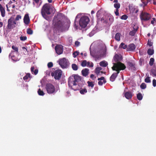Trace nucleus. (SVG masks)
<instances>
[{"label":"nucleus","mask_w":156,"mask_h":156,"mask_svg":"<svg viewBox=\"0 0 156 156\" xmlns=\"http://www.w3.org/2000/svg\"><path fill=\"white\" fill-rule=\"evenodd\" d=\"M30 19L28 14H25L23 22L26 25H28L29 23Z\"/></svg>","instance_id":"14"},{"label":"nucleus","mask_w":156,"mask_h":156,"mask_svg":"<svg viewBox=\"0 0 156 156\" xmlns=\"http://www.w3.org/2000/svg\"><path fill=\"white\" fill-rule=\"evenodd\" d=\"M87 62L86 60L83 61L81 63V66L83 67H85L87 66Z\"/></svg>","instance_id":"39"},{"label":"nucleus","mask_w":156,"mask_h":156,"mask_svg":"<svg viewBox=\"0 0 156 156\" xmlns=\"http://www.w3.org/2000/svg\"><path fill=\"white\" fill-rule=\"evenodd\" d=\"M128 16L126 15H124L121 17V18L122 20H126Z\"/></svg>","instance_id":"47"},{"label":"nucleus","mask_w":156,"mask_h":156,"mask_svg":"<svg viewBox=\"0 0 156 156\" xmlns=\"http://www.w3.org/2000/svg\"><path fill=\"white\" fill-rule=\"evenodd\" d=\"M55 12V9L53 6L49 4H46L43 5L41 13L43 17L47 20L48 19L47 15L50 14L51 13H54Z\"/></svg>","instance_id":"3"},{"label":"nucleus","mask_w":156,"mask_h":156,"mask_svg":"<svg viewBox=\"0 0 156 156\" xmlns=\"http://www.w3.org/2000/svg\"><path fill=\"white\" fill-rule=\"evenodd\" d=\"M113 70L117 72L116 73H113L111 76L110 77V80L112 82H113L115 80V78L117 76L118 74L119 73H118V71L116 70Z\"/></svg>","instance_id":"15"},{"label":"nucleus","mask_w":156,"mask_h":156,"mask_svg":"<svg viewBox=\"0 0 156 156\" xmlns=\"http://www.w3.org/2000/svg\"><path fill=\"white\" fill-rule=\"evenodd\" d=\"M12 48L14 50V52L15 51L16 52V53L17 55H18V48L16 46L13 45L12 46Z\"/></svg>","instance_id":"23"},{"label":"nucleus","mask_w":156,"mask_h":156,"mask_svg":"<svg viewBox=\"0 0 156 156\" xmlns=\"http://www.w3.org/2000/svg\"><path fill=\"white\" fill-rule=\"evenodd\" d=\"M102 68L101 67H97L95 69V73H96L98 75H99L100 71L102 69Z\"/></svg>","instance_id":"24"},{"label":"nucleus","mask_w":156,"mask_h":156,"mask_svg":"<svg viewBox=\"0 0 156 156\" xmlns=\"http://www.w3.org/2000/svg\"><path fill=\"white\" fill-rule=\"evenodd\" d=\"M47 65H48V68H51L53 66V64L52 62H49L48 63Z\"/></svg>","instance_id":"49"},{"label":"nucleus","mask_w":156,"mask_h":156,"mask_svg":"<svg viewBox=\"0 0 156 156\" xmlns=\"http://www.w3.org/2000/svg\"><path fill=\"white\" fill-rule=\"evenodd\" d=\"M90 77V78L93 80H94L95 78V77L94 76V75L92 74L91 75Z\"/></svg>","instance_id":"60"},{"label":"nucleus","mask_w":156,"mask_h":156,"mask_svg":"<svg viewBox=\"0 0 156 156\" xmlns=\"http://www.w3.org/2000/svg\"><path fill=\"white\" fill-rule=\"evenodd\" d=\"M31 76L30 73H27L23 77V80L26 82L28 81L31 79Z\"/></svg>","instance_id":"20"},{"label":"nucleus","mask_w":156,"mask_h":156,"mask_svg":"<svg viewBox=\"0 0 156 156\" xmlns=\"http://www.w3.org/2000/svg\"><path fill=\"white\" fill-rule=\"evenodd\" d=\"M115 14L116 16H118L119 15V12H118V9H116V11H115Z\"/></svg>","instance_id":"56"},{"label":"nucleus","mask_w":156,"mask_h":156,"mask_svg":"<svg viewBox=\"0 0 156 156\" xmlns=\"http://www.w3.org/2000/svg\"><path fill=\"white\" fill-rule=\"evenodd\" d=\"M70 24L69 22H65L60 21L58 23V28L62 31L67 30L69 29Z\"/></svg>","instance_id":"5"},{"label":"nucleus","mask_w":156,"mask_h":156,"mask_svg":"<svg viewBox=\"0 0 156 156\" xmlns=\"http://www.w3.org/2000/svg\"><path fill=\"white\" fill-rule=\"evenodd\" d=\"M100 65L103 67H106L108 65V63L107 62L105 61L104 60L101 62L99 63Z\"/></svg>","instance_id":"21"},{"label":"nucleus","mask_w":156,"mask_h":156,"mask_svg":"<svg viewBox=\"0 0 156 156\" xmlns=\"http://www.w3.org/2000/svg\"><path fill=\"white\" fill-rule=\"evenodd\" d=\"M119 48H122L123 49H125L126 48H127V47L126 45L125 44L123 43H122L119 45Z\"/></svg>","instance_id":"25"},{"label":"nucleus","mask_w":156,"mask_h":156,"mask_svg":"<svg viewBox=\"0 0 156 156\" xmlns=\"http://www.w3.org/2000/svg\"><path fill=\"white\" fill-rule=\"evenodd\" d=\"M89 21L88 17L87 16H83L81 17L79 24L81 28H84L86 27Z\"/></svg>","instance_id":"6"},{"label":"nucleus","mask_w":156,"mask_h":156,"mask_svg":"<svg viewBox=\"0 0 156 156\" xmlns=\"http://www.w3.org/2000/svg\"><path fill=\"white\" fill-rule=\"evenodd\" d=\"M95 32L94 30H92L89 34V36L90 37H92L94 35V34H95Z\"/></svg>","instance_id":"50"},{"label":"nucleus","mask_w":156,"mask_h":156,"mask_svg":"<svg viewBox=\"0 0 156 156\" xmlns=\"http://www.w3.org/2000/svg\"><path fill=\"white\" fill-rule=\"evenodd\" d=\"M55 49L58 54L60 55L63 52V46L61 45H57L55 46Z\"/></svg>","instance_id":"11"},{"label":"nucleus","mask_w":156,"mask_h":156,"mask_svg":"<svg viewBox=\"0 0 156 156\" xmlns=\"http://www.w3.org/2000/svg\"><path fill=\"white\" fill-rule=\"evenodd\" d=\"M75 44L76 46H78L80 44V42L78 41H76L75 43Z\"/></svg>","instance_id":"54"},{"label":"nucleus","mask_w":156,"mask_h":156,"mask_svg":"<svg viewBox=\"0 0 156 156\" xmlns=\"http://www.w3.org/2000/svg\"><path fill=\"white\" fill-rule=\"evenodd\" d=\"M34 68L33 67H32L31 68V71L32 74H33V72L34 71Z\"/></svg>","instance_id":"61"},{"label":"nucleus","mask_w":156,"mask_h":156,"mask_svg":"<svg viewBox=\"0 0 156 156\" xmlns=\"http://www.w3.org/2000/svg\"><path fill=\"white\" fill-rule=\"evenodd\" d=\"M80 17V15L78 14L76 16L75 18L74 22V27L76 29H77L80 28V27L78 25V22H77V20H78V19H79Z\"/></svg>","instance_id":"13"},{"label":"nucleus","mask_w":156,"mask_h":156,"mask_svg":"<svg viewBox=\"0 0 156 156\" xmlns=\"http://www.w3.org/2000/svg\"><path fill=\"white\" fill-rule=\"evenodd\" d=\"M57 62L62 68H65L68 66V62L67 60L65 58L59 59Z\"/></svg>","instance_id":"7"},{"label":"nucleus","mask_w":156,"mask_h":156,"mask_svg":"<svg viewBox=\"0 0 156 156\" xmlns=\"http://www.w3.org/2000/svg\"><path fill=\"white\" fill-rule=\"evenodd\" d=\"M28 86L27 84H26V85H25V89L27 90L28 89Z\"/></svg>","instance_id":"63"},{"label":"nucleus","mask_w":156,"mask_h":156,"mask_svg":"<svg viewBox=\"0 0 156 156\" xmlns=\"http://www.w3.org/2000/svg\"><path fill=\"white\" fill-rule=\"evenodd\" d=\"M155 21V19L154 18H153L151 22V23L153 24L154 23V22Z\"/></svg>","instance_id":"57"},{"label":"nucleus","mask_w":156,"mask_h":156,"mask_svg":"<svg viewBox=\"0 0 156 156\" xmlns=\"http://www.w3.org/2000/svg\"><path fill=\"white\" fill-rule=\"evenodd\" d=\"M140 16L141 20L144 21L148 20L151 18V16L150 14L143 12H141Z\"/></svg>","instance_id":"8"},{"label":"nucleus","mask_w":156,"mask_h":156,"mask_svg":"<svg viewBox=\"0 0 156 156\" xmlns=\"http://www.w3.org/2000/svg\"><path fill=\"white\" fill-rule=\"evenodd\" d=\"M136 30H134L131 31L129 33V34L131 36H134L135 35V33H136Z\"/></svg>","instance_id":"41"},{"label":"nucleus","mask_w":156,"mask_h":156,"mask_svg":"<svg viewBox=\"0 0 156 156\" xmlns=\"http://www.w3.org/2000/svg\"><path fill=\"white\" fill-rule=\"evenodd\" d=\"M16 24V22L13 21L12 18H10L8 20L7 26L9 29H11L15 27V25Z\"/></svg>","instance_id":"10"},{"label":"nucleus","mask_w":156,"mask_h":156,"mask_svg":"<svg viewBox=\"0 0 156 156\" xmlns=\"http://www.w3.org/2000/svg\"><path fill=\"white\" fill-rule=\"evenodd\" d=\"M137 98L139 100H141L142 99L143 96L142 94L139 93L137 94Z\"/></svg>","instance_id":"31"},{"label":"nucleus","mask_w":156,"mask_h":156,"mask_svg":"<svg viewBox=\"0 0 156 156\" xmlns=\"http://www.w3.org/2000/svg\"><path fill=\"white\" fill-rule=\"evenodd\" d=\"M84 84L81 76L75 75L71 76L68 79V85L69 87L74 91L79 89Z\"/></svg>","instance_id":"1"},{"label":"nucleus","mask_w":156,"mask_h":156,"mask_svg":"<svg viewBox=\"0 0 156 156\" xmlns=\"http://www.w3.org/2000/svg\"><path fill=\"white\" fill-rule=\"evenodd\" d=\"M89 69L85 68L83 69L81 71L82 74L84 76H86L89 73Z\"/></svg>","instance_id":"17"},{"label":"nucleus","mask_w":156,"mask_h":156,"mask_svg":"<svg viewBox=\"0 0 156 156\" xmlns=\"http://www.w3.org/2000/svg\"><path fill=\"white\" fill-rule=\"evenodd\" d=\"M145 82L147 83H150L151 80L150 79V77L148 76H147L145 79Z\"/></svg>","instance_id":"32"},{"label":"nucleus","mask_w":156,"mask_h":156,"mask_svg":"<svg viewBox=\"0 0 156 156\" xmlns=\"http://www.w3.org/2000/svg\"><path fill=\"white\" fill-rule=\"evenodd\" d=\"M27 33L28 34H33V31L30 29H28L27 30Z\"/></svg>","instance_id":"45"},{"label":"nucleus","mask_w":156,"mask_h":156,"mask_svg":"<svg viewBox=\"0 0 156 156\" xmlns=\"http://www.w3.org/2000/svg\"><path fill=\"white\" fill-rule=\"evenodd\" d=\"M11 57L12 60H13V61H16L18 60L17 58L15 57V56L14 55H11Z\"/></svg>","instance_id":"51"},{"label":"nucleus","mask_w":156,"mask_h":156,"mask_svg":"<svg viewBox=\"0 0 156 156\" xmlns=\"http://www.w3.org/2000/svg\"><path fill=\"white\" fill-rule=\"evenodd\" d=\"M122 59V57L121 55L115 54L112 61L113 65L112 68V70H116L118 71V73H119L120 71L124 70L126 68L124 64L120 62Z\"/></svg>","instance_id":"2"},{"label":"nucleus","mask_w":156,"mask_h":156,"mask_svg":"<svg viewBox=\"0 0 156 156\" xmlns=\"http://www.w3.org/2000/svg\"><path fill=\"white\" fill-rule=\"evenodd\" d=\"M87 92V89L85 88L82 89L80 90V93L81 94H84L86 93Z\"/></svg>","instance_id":"33"},{"label":"nucleus","mask_w":156,"mask_h":156,"mask_svg":"<svg viewBox=\"0 0 156 156\" xmlns=\"http://www.w3.org/2000/svg\"><path fill=\"white\" fill-rule=\"evenodd\" d=\"M34 0L35 2H33V5H34V6L35 5V3L37 4L39 0Z\"/></svg>","instance_id":"59"},{"label":"nucleus","mask_w":156,"mask_h":156,"mask_svg":"<svg viewBox=\"0 0 156 156\" xmlns=\"http://www.w3.org/2000/svg\"><path fill=\"white\" fill-rule=\"evenodd\" d=\"M38 72V70L36 69L34 71L33 74H34L35 75H36L37 73Z\"/></svg>","instance_id":"58"},{"label":"nucleus","mask_w":156,"mask_h":156,"mask_svg":"<svg viewBox=\"0 0 156 156\" xmlns=\"http://www.w3.org/2000/svg\"><path fill=\"white\" fill-rule=\"evenodd\" d=\"M79 53V52L78 51H76L74 52L73 54V56L74 58H76Z\"/></svg>","instance_id":"36"},{"label":"nucleus","mask_w":156,"mask_h":156,"mask_svg":"<svg viewBox=\"0 0 156 156\" xmlns=\"http://www.w3.org/2000/svg\"><path fill=\"white\" fill-rule=\"evenodd\" d=\"M114 7L117 9H118L120 7V4L119 3H116L114 4Z\"/></svg>","instance_id":"40"},{"label":"nucleus","mask_w":156,"mask_h":156,"mask_svg":"<svg viewBox=\"0 0 156 156\" xmlns=\"http://www.w3.org/2000/svg\"><path fill=\"white\" fill-rule=\"evenodd\" d=\"M46 89L47 93L49 94H55L59 89L58 87H55L52 84L48 83L46 85Z\"/></svg>","instance_id":"4"},{"label":"nucleus","mask_w":156,"mask_h":156,"mask_svg":"<svg viewBox=\"0 0 156 156\" xmlns=\"http://www.w3.org/2000/svg\"><path fill=\"white\" fill-rule=\"evenodd\" d=\"M0 11L1 13L2 16L4 17L5 15V10L4 8L0 4Z\"/></svg>","instance_id":"18"},{"label":"nucleus","mask_w":156,"mask_h":156,"mask_svg":"<svg viewBox=\"0 0 156 156\" xmlns=\"http://www.w3.org/2000/svg\"><path fill=\"white\" fill-rule=\"evenodd\" d=\"M62 71L61 70H58L55 71L54 72H52L51 75L52 76H54L55 79L59 80L61 76Z\"/></svg>","instance_id":"9"},{"label":"nucleus","mask_w":156,"mask_h":156,"mask_svg":"<svg viewBox=\"0 0 156 156\" xmlns=\"http://www.w3.org/2000/svg\"><path fill=\"white\" fill-rule=\"evenodd\" d=\"M99 82H98V84L99 85L101 86L104 83L103 82V81L102 80H99Z\"/></svg>","instance_id":"55"},{"label":"nucleus","mask_w":156,"mask_h":156,"mask_svg":"<svg viewBox=\"0 0 156 156\" xmlns=\"http://www.w3.org/2000/svg\"><path fill=\"white\" fill-rule=\"evenodd\" d=\"M147 44L150 47H151L152 45V43L149 40L148 41Z\"/></svg>","instance_id":"52"},{"label":"nucleus","mask_w":156,"mask_h":156,"mask_svg":"<svg viewBox=\"0 0 156 156\" xmlns=\"http://www.w3.org/2000/svg\"><path fill=\"white\" fill-rule=\"evenodd\" d=\"M140 87L142 89H144L146 88V85L144 83H142L140 85Z\"/></svg>","instance_id":"38"},{"label":"nucleus","mask_w":156,"mask_h":156,"mask_svg":"<svg viewBox=\"0 0 156 156\" xmlns=\"http://www.w3.org/2000/svg\"><path fill=\"white\" fill-rule=\"evenodd\" d=\"M151 73L154 76H156V70L153 69L151 71Z\"/></svg>","instance_id":"44"},{"label":"nucleus","mask_w":156,"mask_h":156,"mask_svg":"<svg viewBox=\"0 0 156 156\" xmlns=\"http://www.w3.org/2000/svg\"><path fill=\"white\" fill-rule=\"evenodd\" d=\"M154 62V59L153 58H151L150 59V61L149 62V64L150 66H152Z\"/></svg>","instance_id":"37"},{"label":"nucleus","mask_w":156,"mask_h":156,"mask_svg":"<svg viewBox=\"0 0 156 156\" xmlns=\"http://www.w3.org/2000/svg\"><path fill=\"white\" fill-rule=\"evenodd\" d=\"M72 39L71 37H69L67 40V42L68 45H70L72 44Z\"/></svg>","instance_id":"29"},{"label":"nucleus","mask_w":156,"mask_h":156,"mask_svg":"<svg viewBox=\"0 0 156 156\" xmlns=\"http://www.w3.org/2000/svg\"><path fill=\"white\" fill-rule=\"evenodd\" d=\"M106 49L105 46H104L102 49L99 51V54L100 57H103L105 56L106 54Z\"/></svg>","instance_id":"12"},{"label":"nucleus","mask_w":156,"mask_h":156,"mask_svg":"<svg viewBox=\"0 0 156 156\" xmlns=\"http://www.w3.org/2000/svg\"><path fill=\"white\" fill-rule=\"evenodd\" d=\"M132 96V94L130 92H127L125 93V96L128 99H129L131 98Z\"/></svg>","instance_id":"19"},{"label":"nucleus","mask_w":156,"mask_h":156,"mask_svg":"<svg viewBox=\"0 0 156 156\" xmlns=\"http://www.w3.org/2000/svg\"><path fill=\"white\" fill-rule=\"evenodd\" d=\"M87 83L88 84V86L89 87H91L92 88L94 87V84H93V82L90 81H88Z\"/></svg>","instance_id":"42"},{"label":"nucleus","mask_w":156,"mask_h":156,"mask_svg":"<svg viewBox=\"0 0 156 156\" xmlns=\"http://www.w3.org/2000/svg\"><path fill=\"white\" fill-rule=\"evenodd\" d=\"M136 48V46L133 44H129L127 48V51H133Z\"/></svg>","instance_id":"16"},{"label":"nucleus","mask_w":156,"mask_h":156,"mask_svg":"<svg viewBox=\"0 0 156 156\" xmlns=\"http://www.w3.org/2000/svg\"><path fill=\"white\" fill-rule=\"evenodd\" d=\"M94 66L93 63L91 62H87V66L92 67Z\"/></svg>","instance_id":"34"},{"label":"nucleus","mask_w":156,"mask_h":156,"mask_svg":"<svg viewBox=\"0 0 156 156\" xmlns=\"http://www.w3.org/2000/svg\"><path fill=\"white\" fill-rule=\"evenodd\" d=\"M38 94L39 95L43 96L44 94V93L43 91L41 90V89H39L37 91Z\"/></svg>","instance_id":"28"},{"label":"nucleus","mask_w":156,"mask_h":156,"mask_svg":"<svg viewBox=\"0 0 156 156\" xmlns=\"http://www.w3.org/2000/svg\"><path fill=\"white\" fill-rule=\"evenodd\" d=\"M20 39L22 41H24L27 39V37L26 36H21L20 37Z\"/></svg>","instance_id":"48"},{"label":"nucleus","mask_w":156,"mask_h":156,"mask_svg":"<svg viewBox=\"0 0 156 156\" xmlns=\"http://www.w3.org/2000/svg\"><path fill=\"white\" fill-rule=\"evenodd\" d=\"M72 67L73 69L74 70H77L78 69V66L75 64H73L72 65Z\"/></svg>","instance_id":"30"},{"label":"nucleus","mask_w":156,"mask_h":156,"mask_svg":"<svg viewBox=\"0 0 156 156\" xmlns=\"http://www.w3.org/2000/svg\"><path fill=\"white\" fill-rule=\"evenodd\" d=\"M120 33H117L115 36V39L117 41H119L120 40Z\"/></svg>","instance_id":"22"},{"label":"nucleus","mask_w":156,"mask_h":156,"mask_svg":"<svg viewBox=\"0 0 156 156\" xmlns=\"http://www.w3.org/2000/svg\"><path fill=\"white\" fill-rule=\"evenodd\" d=\"M153 87H155L156 86V80L155 79H154L153 80Z\"/></svg>","instance_id":"53"},{"label":"nucleus","mask_w":156,"mask_h":156,"mask_svg":"<svg viewBox=\"0 0 156 156\" xmlns=\"http://www.w3.org/2000/svg\"><path fill=\"white\" fill-rule=\"evenodd\" d=\"M98 80H102L104 83L106 82V81L105 80V78L104 77L102 76L100 78L98 79Z\"/></svg>","instance_id":"43"},{"label":"nucleus","mask_w":156,"mask_h":156,"mask_svg":"<svg viewBox=\"0 0 156 156\" xmlns=\"http://www.w3.org/2000/svg\"><path fill=\"white\" fill-rule=\"evenodd\" d=\"M129 66L131 67L132 69H134L135 68V64L132 62H129Z\"/></svg>","instance_id":"35"},{"label":"nucleus","mask_w":156,"mask_h":156,"mask_svg":"<svg viewBox=\"0 0 156 156\" xmlns=\"http://www.w3.org/2000/svg\"><path fill=\"white\" fill-rule=\"evenodd\" d=\"M109 20H111V21H113V18L112 17H110V18H109Z\"/></svg>","instance_id":"64"},{"label":"nucleus","mask_w":156,"mask_h":156,"mask_svg":"<svg viewBox=\"0 0 156 156\" xmlns=\"http://www.w3.org/2000/svg\"><path fill=\"white\" fill-rule=\"evenodd\" d=\"M21 16L20 15H17L16 16L15 18V20L16 21H18L20 19H21Z\"/></svg>","instance_id":"46"},{"label":"nucleus","mask_w":156,"mask_h":156,"mask_svg":"<svg viewBox=\"0 0 156 156\" xmlns=\"http://www.w3.org/2000/svg\"><path fill=\"white\" fill-rule=\"evenodd\" d=\"M141 1L142 2L143 4H141L140 5L144 6L147 5L148 2V0H147V1H145L144 0H141Z\"/></svg>","instance_id":"27"},{"label":"nucleus","mask_w":156,"mask_h":156,"mask_svg":"<svg viewBox=\"0 0 156 156\" xmlns=\"http://www.w3.org/2000/svg\"><path fill=\"white\" fill-rule=\"evenodd\" d=\"M154 53V51L153 49H149L147 51V53L149 55H152Z\"/></svg>","instance_id":"26"},{"label":"nucleus","mask_w":156,"mask_h":156,"mask_svg":"<svg viewBox=\"0 0 156 156\" xmlns=\"http://www.w3.org/2000/svg\"><path fill=\"white\" fill-rule=\"evenodd\" d=\"M3 23L2 22L0 21V27H2L3 26Z\"/></svg>","instance_id":"62"}]
</instances>
